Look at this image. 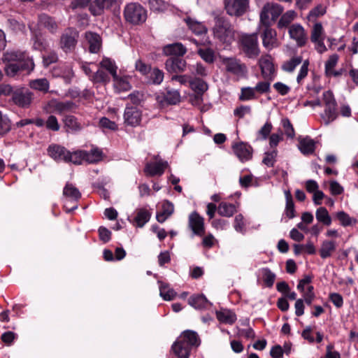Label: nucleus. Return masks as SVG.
Listing matches in <instances>:
<instances>
[{"label":"nucleus","instance_id":"nucleus-17","mask_svg":"<svg viewBox=\"0 0 358 358\" xmlns=\"http://www.w3.org/2000/svg\"><path fill=\"white\" fill-rule=\"evenodd\" d=\"M271 24H262V43L263 45L268 50H271L277 46V38L275 30L271 28Z\"/></svg>","mask_w":358,"mask_h":358},{"label":"nucleus","instance_id":"nucleus-10","mask_svg":"<svg viewBox=\"0 0 358 358\" xmlns=\"http://www.w3.org/2000/svg\"><path fill=\"white\" fill-rule=\"evenodd\" d=\"M34 98V93L25 87H15L12 101L15 105L22 108H28L31 106Z\"/></svg>","mask_w":358,"mask_h":358},{"label":"nucleus","instance_id":"nucleus-57","mask_svg":"<svg viewBox=\"0 0 358 358\" xmlns=\"http://www.w3.org/2000/svg\"><path fill=\"white\" fill-rule=\"evenodd\" d=\"M254 99H256V96L253 87H247L241 89V93L239 96L240 101H248Z\"/></svg>","mask_w":358,"mask_h":358},{"label":"nucleus","instance_id":"nucleus-54","mask_svg":"<svg viewBox=\"0 0 358 358\" xmlns=\"http://www.w3.org/2000/svg\"><path fill=\"white\" fill-rule=\"evenodd\" d=\"M262 276L264 284L268 287H273L275 275L268 268H264L262 269Z\"/></svg>","mask_w":358,"mask_h":358},{"label":"nucleus","instance_id":"nucleus-33","mask_svg":"<svg viewBox=\"0 0 358 358\" xmlns=\"http://www.w3.org/2000/svg\"><path fill=\"white\" fill-rule=\"evenodd\" d=\"M62 121L67 131L70 130L71 131H78L82 129L81 124L74 115H66L64 116Z\"/></svg>","mask_w":358,"mask_h":358},{"label":"nucleus","instance_id":"nucleus-16","mask_svg":"<svg viewBox=\"0 0 358 358\" xmlns=\"http://www.w3.org/2000/svg\"><path fill=\"white\" fill-rule=\"evenodd\" d=\"M226 71L236 76H242L246 71V66L234 57H226L222 59Z\"/></svg>","mask_w":358,"mask_h":358},{"label":"nucleus","instance_id":"nucleus-7","mask_svg":"<svg viewBox=\"0 0 358 358\" xmlns=\"http://www.w3.org/2000/svg\"><path fill=\"white\" fill-rule=\"evenodd\" d=\"M241 50L250 58H255L259 54L257 34H243L240 38Z\"/></svg>","mask_w":358,"mask_h":358},{"label":"nucleus","instance_id":"nucleus-60","mask_svg":"<svg viewBox=\"0 0 358 358\" xmlns=\"http://www.w3.org/2000/svg\"><path fill=\"white\" fill-rule=\"evenodd\" d=\"M45 127L47 129L52 131H58L60 128L57 118L52 115L48 116L47 120L45 121Z\"/></svg>","mask_w":358,"mask_h":358},{"label":"nucleus","instance_id":"nucleus-35","mask_svg":"<svg viewBox=\"0 0 358 358\" xmlns=\"http://www.w3.org/2000/svg\"><path fill=\"white\" fill-rule=\"evenodd\" d=\"M99 66L101 69L108 71V73L112 76L113 80L117 79V66L113 60L108 57H104L100 62Z\"/></svg>","mask_w":358,"mask_h":358},{"label":"nucleus","instance_id":"nucleus-41","mask_svg":"<svg viewBox=\"0 0 358 358\" xmlns=\"http://www.w3.org/2000/svg\"><path fill=\"white\" fill-rule=\"evenodd\" d=\"M189 86L194 92H198L200 94H203L208 89L206 82L199 78L192 79L189 82Z\"/></svg>","mask_w":358,"mask_h":358},{"label":"nucleus","instance_id":"nucleus-44","mask_svg":"<svg viewBox=\"0 0 358 358\" xmlns=\"http://www.w3.org/2000/svg\"><path fill=\"white\" fill-rule=\"evenodd\" d=\"M85 161V150H78L71 152L69 150L66 163L71 162L74 164H81L83 161Z\"/></svg>","mask_w":358,"mask_h":358},{"label":"nucleus","instance_id":"nucleus-36","mask_svg":"<svg viewBox=\"0 0 358 358\" xmlns=\"http://www.w3.org/2000/svg\"><path fill=\"white\" fill-rule=\"evenodd\" d=\"M29 87L35 90L47 93L49 90L50 83L46 78H38L29 82Z\"/></svg>","mask_w":358,"mask_h":358},{"label":"nucleus","instance_id":"nucleus-31","mask_svg":"<svg viewBox=\"0 0 358 358\" xmlns=\"http://www.w3.org/2000/svg\"><path fill=\"white\" fill-rule=\"evenodd\" d=\"M151 213L145 208H138L136 210V215L134 219L136 226L137 227H143L147 222H149L151 217Z\"/></svg>","mask_w":358,"mask_h":358},{"label":"nucleus","instance_id":"nucleus-19","mask_svg":"<svg viewBox=\"0 0 358 358\" xmlns=\"http://www.w3.org/2000/svg\"><path fill=\"white\" fill-rule=\"evenodd\" d=\"M165 67L169 73H180L185 71L187 62L183 57H170L165 62Z\"/></svg>","mask_w":358,"mask_h":358},{"label":"nucleus","instance_id":"nucleus-34","mask_svg":"<svg viewBox=\"0 0 358 358\" xmlns=\"http://www.w3.org/2000/svg\"><path fill=\"white\" fill-rule=\"evenodd\" d=\"M285 199H286V206L285 209V215L289 219H293L296 217V210L294 203L292 199V196L289 192V190L285 192Z\"/></svg>","mask_w":358,"mask_h":358},{"label":"nucleus","instance_id":"nucleus-23","mask_svg":"<svg viewBox=\"0 0 358 358\" xmlns=\"http://www.w3.org/2000/svg\"><path fill=\"white\" fill-rule=\"evenodd\" d=\"M113 2V0H94L90 4L89 10L93 15H100L104 9H108L112 6Z\"/></svg>","mask_w":358,"mask_h":358},{"label":"nucleus","instance_id":"nucleus-22","mask_svg":"<svg viewBox=\"0 0 358 358\" xmlns=\"http://www.w3.org/2000/svg\"><path fill=\"white\" fill-rule=\"evenodd\" d=\"M38 23L49 31L51 34H55L58 29V23L55 17L46 14L42 13L38 15Z\"/></svg>","mask_w":358,"mask_h":358},{"label":"nucleus","instance_id":"nucleus-59","mask_svg":"<svg viewBox=\"0 0 358 358\" xmlns=\"http://www.w3.org/2000/svg\"><path fill=\"white\" fill-rule=\"evenodd\" d=\"M273 80H264L257 83L256 86L254 87L255 92H257L260 94L270 92L271 82Z\"/></svg>","mask_w":358,"mask_h":358},{"label":"nucleus","instance_id":"nucleus-47","mask_svg":"<svg viewBox=\"0 0 358 358\" xmlns=\"http://www.w3.org/2000/svg\"><path fill=\"white\" fill-rule=\"evenodd\" d=\"M303 62L302 57L298 56L294 57L290 59L289 60L285 62L282 66V69L283 71L287 72H293L295 68Z\"/></svg>","mask_w":358,"mask_h":358},{"label":"nucleus","instance_id":"nucleus-28","mask_svg":"<svg viewBox=\"0 0 358 358\" xmlns=\"http://www.w3.org/2000/svg\"><path fill=\"white\" fill-rule=\"evenodd\" d=\"M85 38L89 43V50L92 53H98L101 45V38L100 36L94 32L87 31Z\"/></svg>","mask_w":358,"mask_h":358},{"label":"nucleus","instance_id":"nucleus-50","mask_svg":"<svg viewBox=\"0 0 358 358\" xmlns=\"http://www.w3.org/2000/svg\"><path fill=\"white\" fill-rule=\"evenodd\" d=\"M91 80L95 83H107L110 81V77L103 69H99L92 75Z\"/></svg>","mask_w":358,"mask_h":358},{"label":"nucleus","instance_id":"nucleus-64","mask_svg":"<svg viewBox=\"0 0 358 358\" xmlns=\"http://www.w3.org/2000/svg\"><path fill=\"white\" fill-rule=\"evenodd\" d=\"M99 237L100 241L103 243H106L111 239L112 233L105 227H100L98 229Z\"/></svg>","mask_w":358,"mask_h":358},{"label":"nucleus","instance_id":"nucleus-48","mask_svg":"<svg viewBox=\"0 0 358 358\" xmlns=\"http://www.w3.org/2000/svg\"><path fill=\"white\" fill-rule=\"evenodd\" d=\"M295 16L296 14L294 10H288L281 16L278 22V27L279 29L287 27L294 19Z\"/></svg>","mask_w":358,"mask_h":358},{"label":"nucleus","instance_id":"nucleus-45","mask_svg":"<svg viewBox=\"0 0 358 358\" xmlns=\"http://www.w3.org/2000/svg\"><path fill=\"white\" fill-rule=\"evenodd\" d=\"M149 6L154 12H164L169 7V1L166 0H149Z\"/></svg>","mask_w":358,"mask_h":358},{"label":"nucleus","instance_id":"nucleus-11","mask_svg":"<svg viewBox=\"0 0 358 358\" xmlns=\"http://www.w3.org/2000/svg\"><path fill=\"white\" fill-rule=\"evenodd\" d=\"M63 195L66 198V199H69L71 201L75 203V204L71 207H69L66 203H64L63 208L66 213H72L78 208L76 203L81 198V193L77 187H76L73 184L67 182L63 189Z\"/></svg>","mask_w":358,"mask_h":358},{"label":"nucleus","instance_id":"nucleus-12","mask_svg":"<svg viewBox=\"0 0 358 358\" xmlns=\"http://www.w3.org/2000/svg\"><path fill=\"white\" fill-rule=\"evenodd\" d=\"M261 73L265 80H273L276 76V71L270 55L262 56L259 60Z\"/></svg>","mask_w":358,"mask_h":358},{"label":"nucleus","instance_id":"nucleus-29","mask_svg":"<svg viewBox=\"0 0 358 358\" xmlns=\"http://www.w3.org/2000/svg\"><path fill=\"white\" fill-rule=\"evenodd\" d=\"M336 249V242L334 240H324L322 242L319 254L322 259L330 257Z\"/></svg>","mask_w":358,"mask_h":358},{"label":"nucleus","instance_id":"nucleus-49","mask_svg":"<svg viewBox=\"0 0 358 358\" xmlns=\"http://www.w3.org/2000/svg\"><path fill=\"white\" fill-rule=\"evenodd\" d=\"M197 53L206 62L209 64L213 63L215 60V52L213 49L210 48H199Z\"/></svg>","mask_w":358,"mask_h":358},{"label":"nucleus","instance_id":"nucleus-6","mask_svg":"<svg viewBox=\"0 0 358 358\" xmlns=\"http://www.w3.org/2000/svg\"><path fill=\"white\" fill-rule=\"evenodd\" d=\"M79 38V31L75 27L65 29L60 36L59 45L65 52H71L76 48Z\"/></svg>","mask_w":358,"mask_h":358},{"label":"nucleus","instance_id":"nucleus-52","mask_svg":"<svg viewBox=\"0 0 358 358\" xmlns=\"http://www.w3.org/2000/svg\"><path fill=\"white\" fill-rule=\"evenodd\" d=\"M6 26L10 31L15 33L22 31L25 28L23 22H19L15 18H8L6 20Z\"/></svg>","mask_w":358,"mask_h":358},{"label":"nucleus","instance_id":"nucleus-8","mask_svg":"<svg viewBox=\"0 0 358 358\" xmlns=\"http://www.w3.org/2000/svg\"><path fill=\"white\" fill-rule=\"evenodd\" d=\"M283 7L276 3H266L260 13L261 24H268L274 22L282 13Z\"/></svg>","mask_w":358,"mask_h":358},{"label":"nucleus","instance_id":"nucleus-15","mask_svg":"<svg viewBox=\"0 0 358 358\" xmlns=\"http://www.w3.org/2000/svg\"><path fill=\"white\" fill-rule=\"evenodd\" d=\"M169 166L166 161L159 159L157 162H147L144 167V173L147 177L161 176Z\"/></svg>","mask_w":358,"mask_h":358},{"label":"nucleus","instance_id":"nucleus-55","mask_svg":"<svg viewBox=\"0 0 358 358\" xmlns=\"http://www.w3.org/2000/svg\"><path fill=\"white\" fill-rule=\"evenodd\" d=\"M277 154L278 152L276 150L265 152L262 163L266 165L268 167H273L276 162L275 158L277 157Z\"/></svg>","mask_w":358,"mask_h":358},{"label":"nucleus","instance_id":"nucleus-58","mask_svg":"<svg viewBox=\"0 0 358 358\" xmlns=\"http://www.w3.org/2000/svg\"><path fill=\"white\" fill-rule=\"evenodd\" d=\"M135 68L137 71L145 77L149 75L150 71L152 70L151 66L145 64L141 59H138L136 62Z\"/></svg>","mask_w":358,"mask_h":358},{"label":"nucleus","instance_id":"nucleus-40","mask_svg":"<svg viewBox=\"0 0 358 358\" xmlns=\"http://www.w3.org/2000/svg\"><path fill=\"white\" fill-rule=\"evenodd\" d=\"M217 319L222 323L233 324L236 320V314L231 310L217 311Z\"/></svg>","mask_w":358,"mask_h":358},{"label":"nucleus","instance_id":"nucleus-13","mask_svg":"<svg viewBox=\"0 0 358 358\" xmlns=\"http://www.w3.org/2000/svg\"><path fill=\"white\" fill-rule=\"evenodd\" d=\"M188 227L192 231L193 235L199 237L205 236L206 229L204 218L196 211H193L189 215Z\"/></svg>","mask_w":358,"mask_h":358},{"label":"nucleus","instance_id":"nucleus-20","mask_svg":"<svg viewBox=\"0 0 358 358\" xmlns=\"http://www.w3.org/2000/svg\"><path fill=\"white\" fill-rule=\"evenodd\" d=\"M157 99L162 106L165 105H176L180 102L181 96L178 90L167 89L166 92L162 96H159Z\"/></svg>","mask_w":358,"mask_h":358},{"label":"nucleus","instance_id":"nucleus-39","mask_svg":"<svg viewBox=\"0 0 358 358\" xmlns=\"http://www.w3.org/2000/svg\"><path fill=\"white\" fill-rule=\"evenodd\" d=\"M315 217L317 220L323 225L330 226L331 224L332 219L325 207H320L317 208L315 213Z\"/></svg>","mask_w":358,"mask_h":358},{"label":"nucleus","instance_id":"nucleus-14","mask_svg":"<svg viewBox=\"0 0 358 358\" xmlns=\"http://www.w3.org/2000/svg\"><path fill=\"white\" fill-rule=\"evenodd\" d=\"M124 122L126 125L130 127L138 126L142 120V111L137 106H133L127 104L124 112Z\"/></svg>","mask_w":358,"mask_h":358},{"label":"nucleus","instance_id":"nucleus-61","mask_svg":"<svg viewBox=\"0 0 358 358\" xmlns=\"http://www.w3.org/2000/svg\"><path fill=\"white\" fill-rule=\"evenodd\" d=\"M99 126L103 129H108L111 131H116L118 129L117 124L106 117H103L100 119Z\"/></svg>","mask_w":358,"mask_h":358},{"label":"nucleus","instance_id":"nucleus-62","mask_svg":"<svg viewBox=\"0 0 358 358\" xmlns=\"http://www.w3.org/2000/svg\"><path fill=\"white\" fill-rule=\"evenodd\" d=\"M338 60V56L336 54L331 55L325 63V74L330 76V71H331L336 65Z\"/></svg>","mask_w":358,"mask_h":358},{"label":"nucleus","instance_id":"nucleus-37","mask_svg":"<svg viewBox=\"0 0 358 358\" xmlns=\"http://www.w3.org/2000/svg\"><path fill=\"white\" fill-rule=\"evenodd\" d=\"M164 77V73L163 71L155 67L152 69L146 78H148V83L159 85L162 83Z\"/></svg>","mask_w":358,"mask_h":358},{"label":"nucleus","instance_id":"nucleus-42","mask_svg":"<svg viewBox=\"0 0 358 358\" xmlns=\"http://www.w3.org/2000/svg\"><path fill=\"white\" fill-rule=\"evenodd\" d=\"M85 161L90 164H96L102 159L103 152L99 148H93L87 152L85 150Z\"/></svg>","mask_w":358,"mask_h":358},{"label":"nucleus","instance_id":"nucleus-30","mask_svg":"<svg viewBox=\"0 0 358 358\" xmlns=\"http://www.w3.org/2000/svg\"><path fill=\"white\" fill-rule=\"evenodd\" d=\"M238 206V203H237V205H236L234 203L222 201L220 203L219 206H217V213L222 217H230L237 212V207Z\"/></svg>","mask_w":358,"mask_h":358},{"label":"nucleus","instance_id":"nucleus-24","mask_svg":"<svg viewBox=\"0 0 358 358\" xmlns=\"http://www.w3.org/2000/svg\"><path fill=\"white\" fill-rule=\"evenodd\" d=\"M299 149L304 155H311L315 150V142L309 136L299 138Z\"/></svg>","mask_w":358,"mask_h":358},{"label":"nucleus","instance_id":"nucleus-21","mask_svg":"<svg viewBox=\"0 0 358 358\" xmlns=\"http://www.w3.org/2000/svg\"><path fill=\"white\" fill-rule=\"evenodd\" d=\"M48 155L55 161L66 162L69 150L58 144H51L48 146Z\"/></svg>","mask_w":358,"mask_h":358},{"label":"nucleus","instance_id":"nucleus-2","mask_svg":"<svg viewBox=\"0 0 358 358\" xmlns=\"http://www.w3.org/2000/svg\"><path fill=\"white\" fill-rule=\"evenodd\" d=\"M201 344L198 334L192 330H185L173 343L171 350L178 358H189L191 351Z\"/></svg>","mask_w":358,"mask_h":358},{"label":"nucleus","instance_id":"nucleus-27","mask_svg":"<svg viewBox=\"0 0 358 358\" xmlns=\"http://www.w3.org/2000/svg\"><path fill=\"white\" fill-rule=\"evenodd\" d=\"M188 303L195 309H207L211 303L203 294H193L188 299Z\"/></svg>","mask_w":358,"mask_h":358},{"label":"nucleus","instance_id":"nucleus-53","mask_svg":"<svg viewBox=\"0 0 358 358\" xmlns=\"http://www.w3.org/2000/svg\"><path fill=\"white\" fill-rule=\"evenodd\" d=\"M336 217L343 227L350 226L352 224V222L355 223L357 222L355 219L350 217V215L344 211L338 212L336 214Z\"/></svg>","mask_w":358,"mask_h":358},{"label":"nucleus","instance_id":"nucleus-56","mask_svg":"<svg viewBox=\"0 0 358 358\" xmlns=\"http://www.w3.org/2000/svg\"><path fill=\"white\" fill-rule=\"evenodd\" d=\"M10 120L0 111V135L7 134L10 130Z\"/></svg>","mask_w":358,"mask_h":358},{"label":"nucleus","instance_id":"nucleus-26","mask_svg":"<svg viewBox=\"0 0 358 358\" xmlns=\"http://www.w3.org/2000/svg\"><path fill=\"white\" fill-rule=\"evenodd\" d=\"M163 51L166 55L170 57H183L187 49L182 43H175L165 45Z\"/></svg>","mask_w":358,"mask_h":358},{"label":"nucleus","instance_id":"nucleus-3","mask_svg":"<svg viewBox=\"0 0 358 358\" xmlns=\"http://www.w3.org/2000/svg\"><path fill=\"white\" fill-rule=\"evenodd\" d=\"M213 35L215 39L230 45L236 39V31L230 20L222 14L213 13Z\"/></svg>","mask_w":358,"mask_h":358},{"label":"nucleus","instance_id":"nucleus-38","mask_svg":"<svg viewBox=\"0 0 358 358\" xmlns=\"http://www.w3.org/2000/svg\"><path fill=\"white\" fill-rule=\"evenodd\" d=\"M33 42V49L38 51L45 50L47 48L48 44L46 41L43 38L41 32L34 31L32 33L31 39Z\"/></svg>","mask_w":358,"mask_h":358},{"label":"nucleus","instance_id":"nucleus-32","mask_svg":"<svg viewBox=\"0 0 358 358\" xmlns=\"http://www.w3.org/2000/svg\"><path fill=\"white\" fill-rule=\"evenodd\" d=\"M185 22L189 29L194 34L199 36L207 34L208 29L202 22L194 20L190 17H187Z\"/></svg>","mask_w":358,"mask_h":358},{"label":"nucleus","instance_id":"nucleus-5","mask_svg":"<svg viewBox=\"0 0 358 358\" xmlns=\"http://www.w3.org/2000/svg\"><path fill=\"white\" fill-rule=\"evenodd\" d=\"M323 99L324 102V113L322 115V118L324 124L328 125L338 117L337 102L333 92L330 90L323 93Z\"/></svg>","mask_w":358,"mask_h":358},{"label":"nucleus","instance_id":"nucleus-25","mask_svg":"<svg viewBox=\"0 0 358 358\" xmlns=\"http://www.w3.org/2000/svg\"><path fill=\"white\" fill-rule=\"evenodd\" d=\"M289 36L296 41L299 46L302 47L306 43V34L303 28L299 24H293L289 30Z\"/></svg>","mask_w":358,"mask_h":358},{"label":"nucleus","instance_id":"nucleus-4","mask_svg":"<svg viewBox=\"0 0 358 358\" xmlns=\"http://www.w3.org/2000/svg\"><path fill=\"white\" fill-rule=\"evenodd\" d=\"M123 15L126 22L133 25L141 24L147 19L146 10L138 3H127Z\"/></svg>","mask_w":358,"mask_h":358},{"label":"nucleus","instance_id":"nucleus-63","mask_svg":"<svg viewBox=\"0 0 358 358\" xmlns=\"http://www.w3.org/2000/svg\"><path fill=\"white\" fill-rule=\"evenodd\" d=\"M323 32V27L321 23L318 22L313 26L310 39L312 42H316L318 39H321V36Z\"/></svg>","mask_w":358,"mask_h":358},{"label":"nucleus","instance_id":"nucleus-43","mask_svg":"<svg viewBox=\"0 0 358 358\" xmlns=\"http://www.w3.org/2000/svg\"><path fill=\"white\" fill-rule=\"evenodd\" d=\"M55 110L59 114H62L65 112H72L76 108V105L71 101H59L55 106Z\"/></svg>","mask_w":358,"mask_h":358},{"label":"nucleus","instance_id":"nucleus-46","mask_svg":"<svg viewBox=\"0 0 358 358\" xmlns=\"http://www.w3.org/2000/svg\"><path fill=\"white\" fill-rule=\"evenodd\" d=\"M160 296L165 301L173 300L176 296V292L166 283H162L159 287Z\"/></svg>","mask_w":358,"mask_h":358},{"label":"nucleus","instance_id":"nucleus-1","mask_svg":"<svg viewBox=\"0 0 358 358\" xmlns=\"http://www.w3.org/2000/svg\"><path fill=\"white\" fill-rule=\"evenodd\" d=\"M2 62L5 74L14 78L29 75L35 68L32 57L27 50H11L3 52Z\"/></svg>","mask_w":358,"mask_h":358},{"label":"nucleus","instance_id":"nucleus-18","mask_svg":"<svg viewBox=\"0 0 358 358\" xmlns=\"http://www.w3.org/2000/svg\"><path fill=\"white\" fill-rule=\"evenodd\" d=\"M232 149L236 156L241 162L252 159V148L249 144L244 142L236 143L233 144Z\"/></svg>","mask_w":358,"mask_h":358},{"label":"nucleus","instance_id":"nucleus-51","mask_svg":"<svg viewBox=\"0 0 358 358\" xmlns=\"http://www.w3.org/2000/svg\"><path fill=\"white\" fill-rule=\"evenodd\" d=\"M326 11V6L322 4H318L310 10L308 18L310 21L315 20L317 17L324 15Z\"/></svg>","mask_w":358,"mask_h":358},{"label":"nucleus","instance_id":"nucleus-9","mask_svg":"<svg viewBox=\"0 0 358 358\" xmlns=\"http://www.w3.org/2000/svg\"><path fill=\"white\" fill-rule=\"evenodd\" d=\"M250 0H224L226 13L235 17H242L249 8Z\"/></svg>","mask_w":358,"mask_h":358}]
</instances>
